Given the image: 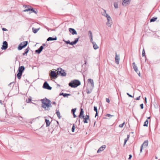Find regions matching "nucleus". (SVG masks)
<instances>
[{"mask_svg":"<svg viewBox=\"0 0 160 160\" xmlns=\"http://www.w3.org/2000/svg\"><path fill=\"white\" fill-rule=\"evenodd\" d=\"M136 72L138 74V76L139 77H141V76L140 75V72L139 71H138V72Z\"/></svg>","mask_w":160,"mask_h":160,"instance_id":"3c124183","label":"nucleus"},{"mask_svg":"<svg viewBox=\"0 0 160 160\" xmlns=\"http://www.w3.org/2000/svg\"><path fill=\"white\" fill-rule=\"evenodd\" d=\"M63 41L65 43L67 44H70V41L69 40H68V41H65L64 39L63 40Z\"/></svg>","mask_w":160,"mask_h":160,"instance_id":"f704fd0d","label":"nucleus"},{"mask_svg":"<svg viewBox=\"0 0 160 160\" xmlns=\"http://www.w3.org/2000/svg\"><path fill=\"white\" fill-rule=\"evenodd\" d=\"M86 92L87 94H89L91 92V91H90L89 89L88 88L86 89Z\"/></svg>","mask_w":160,"mask_h":160,"instance_id":"79ce46f5","label":"nucleus"},{"mask_svg":"<svg viewBox=\"0 0 160 160\" xmlns=\"http://www.w3.org/2000/svg\"><path fill=\"white\" fill-rule=\"evenodd\" d=\"M106 101L108 103H110V100L108 98H106Z\"/></svg>","mask_w":160,"mask_h":160,"instance_id":"de8ad7c7","label":"nucleus"},{"mask_svg":"<svg viewBox=\"0 0 160 160\" xmlns=\"http://www.w3.org/2000/svg\"><path fill=\"white\" fill-rule=\"evenodd\" d=\"M58 70L57 73L58 75H60L62 77H65L66 75V73L65 72V70L62 69L61 68H59L57 69Z\"/></svg>","mask_w":160,"mask_h":160,"instance_id":"39448f33","label":"nucleus"},{"mask_svg":"<svg viewBox=\"0 0 160 160\" xmlns=\"http://www.w3.org/2000/svg\"><path fill=\"white\" fill-rule=\"evenodd\" d=\"M127 94L129 97L131 98H133V96L130 94L128 93H127Z\"/></svg>","mask_w":160,"mask_h":160,"instance_id":"37998d69","label":"nucleus"},{"mask_svg":"<svg viewBox=\"0 0 160 160\" xmlns=\"http://www.w3.org/2000/svg\"><path fill=\"white\" fill-rule=\"evenodd\" d=\"M142 57L145 56V58H146V56H145V52L144 50V48L143 49V50L142 51Z\"/></svg>","mask_w":160,"mask_h":160,"instance_id":"2f4dec72","label":"nucleus"},{"mask_svg":"<svg viewBox=\"0 0 160 160\" xmlns=\"http://www.w3.org/2000/svg\"><path fill=\"white\" fill-rule=\"evenodd\" d=\"M98 112H96V113L95 115V118H96L97 116H98Z\"/></svg>","mask_w":160,"mask_h":160,"instance_id":"5fc2aeb1","label":"nucleus"},{"mask_svg":"<svg viewBox=\"0 0 160 160\" xmlns=\"http://www.w3.org/2000/svg\"><path fill=\"white\" fill-rule=\"evenodd\" d=\"M142 144L144 147H146L148 145V140L145 141Z\"/></svg>","mask_w":160,"mask_h":160,"instance_id":"a878e982","label":"nucleus"},{"mask_svg":"<svg viewBox=\"0 0 160 160\" xmlns=\"http://www.w3.org/2000/svg\"><path fill=\"white\" fill-rule=\"evenodd\" d=\"M29 11V9H26L25 10H24L23 11V12H26Z\"/></svg>","mask_w":160,"mask_h":160,"instance_id":"864d4df0","label":"nucleus"},{"mask_svg":"<svg viewBox=\"0 0 160 160\" xmlns=\"http://www.w3.org/2000/svg\"><path fill=\"white\" fill-rule=\"evenodd\" d=\"M106 148V146L105 145H103L101 146L97 151V153H99L100 152L103 151Z\"/></svg>","mask_w":160,"mask_h":160,"instance_id":"f3484780","label":"nucleus"},{"mask_svg":"<svg viewBox=\"0 0 160 160\" xmlns=\"http://www.w3.org/2000/svg\"><path fill=\"white\" fill-rule=\"evenodd\" d=\"M94 110L96 112H98V109H97V107L96 106H94Z\"/></svg>","mask_w":160,"mask_h":160,"instance_id":"ea45409f","label":"nucleus"},{"mask_svg":"<svg viewBox=\"0 0 160 160\" xmlns=\"http://www.w3.org/2000/svg\"><path fill=\"white\" fill-rule=\"evenodd\" d=\"M106 116L107 117H113V115H111L109 114H106Z\"/></svg>","mask_w":160,"mask_h":160,"instance_id":"58836bf2","label":"nucleus"},{"mask_svg":"<svg viewBox=\"0 0 160 160\" xmlns=\"http://www.w3.org/2000/svg\"><path fill=\"white\" fill-rule=\"evenodd\" d=\"M102 15L106 17V18L107 17V15H108L106 13V11L105 10H104V12L102 14Z\"/></svg>","mask_w":160,"mask_h":160,"instance_id":"473e14b6","label":"nucleus"},{"mask_svg":"<svg viewBox=\"0 0 160 160\" xmlns=\"http://www.w3.org/2000/svg\"><path fill=\"white\" fill-rule=\"evenodd\" d=\"M154 105L155 108H158V106L156 102H155V103L154 104Z\"/></svg>","mask_w":160,"mask_h":160,"instance_id":"a18cd8bd","label":"nucleus"},{"mask_svg":"<svg viewBox=\"0 0 160 160\" xmlns=\"http://www.w3.org/2000/svg\"><path fill=\"white\" fill-rule=\"evenodd\" d=\"M114 7L115 8H118V2H115L114 3Z\"/></svg>","mask_w":160,"mask_h":160,"instance_id":"c756f323","label":"nucleus"},{"mask_svg":"<svg viewBox=\"0 0 160 160\" xmlns=\"http://www.w3.org/2000/svg\"><path fill=\"white\" fill-rule=\"evenodd\" d=\"M128 138H125V139H124V144H123V145H124H124L126 144V142H127V141H128Z\"/></svg>","mask_w":160,"mask_h":160,"instance_id":"e433bc0d","label":"nucleus"},{"mask_svg":"<svg viewBox=\"0 0 160 160\" xmlns=\"http://www.w3.org/2000/svg\"><path fill=\"white\" fill-rule=\"evenodd\" d=\"M28 44V41H26L21 42L18 45V49L21 50L26 47Z\"/></svg>","mask_w":160,"mask_h":160,"instance_id":"423d86ee","label":"nucleus"},{"mask_svg":"<svg viewBox=\"0 0 160 160\" xmlns=\"http://www.w3.org/2000/svg\"><path fill=\"white\" fill-rule=\"evenodd\" d=\"M144 146L143 145H142H142H141V147H140V148H141V149H142L143 148V147Z\"/></svg>","mask_w":160,"mask_h":160,"instance_id":"680f3d73","label":"nucleus"},{"mask_svg":"<svg viewBox=\"0 0 160 160\" xmlns=\"http://www.w3.org/2000/svg\"><path fill=\"white\" fill-rule=\"evenodd\" d=\"M107 18L108 20L107 22H106V25L109 27H111L112 22V19L110 17L109 15H107Z\"/></svg>","mask_w":160,"mask_h":160,"instance_id":"0eeeda50","label":"nucleus"},{"mask_svg":"<svg viewBox=\"0 0 160 160\" xmlns=\"http://www.w3.org/2000/svg\"><path fill=\"white\" fill-rule=\"evenodd\" d=\"M132 66L133 68L134 69V71L136 72H138V67L136 65L135 62H133L132 63Z\"/></svg>","mask_w":160,"mask_h":160,"instance_id":"a211bd4d","label":"nucleus"},{"mask_svg":"<svg viewBox=\"0 0 160 160\" xmlns=\"http://www.w3.org/2000/svg\"><path fill=\"white\" fill-rule=\"evenodd\" d=\"M77 109V108H75L73 109H72L71 110V112L72 113V114L75 113L76 110Z\"/></svg>","mask_w":160,"mask_h":160,"instance_id":"c9c22d12","label":"nucleus"},{"mask_svg":"<svg viewBox=\"0 0 160 160\" xmlns=\"http://www.w3.org/2000/svg\"><path fill=\"white\" fill-rule=\"evenodd\" d=\"M84 111L82 108H80V111L79 113V114L78 115V117L80 118L83 119V122L84 123H88V120H89L85 117L84 115Z\"/></svg>","mask_w":160,"mask_h":160,"instance_id":"20e7f679","label":"nucleus"},{"mask_svg":"<svg viewBox=\"0 0 160 160\" xmlns=\"http://www.w3.org/2000/svg\"><path fill=\"white\" fill-rule=\"evenodd\" d=\"M40 28H32V32L34 33H36L39 30Z\"/></svg>","mask_w":160,"mask_h":160,"instance_id":"bb28decb","label":"nucleus"},{"mask_svg":"<svg viewBox=\"0 0 160 160\" xmlns=\"http://www.w3.org/2000/svg\"><path fill=\"white\" fill-rule=\"evenodd\" d=\"M72 114L74 118H76L77 117V116L75 114V113H73Z\"/></svg>","mask_w":160,"mask_h":160,"instance_id":"bf43d9fd","label":"nucleus"},{"mask_svg":"<svg viewBox=\"0 0 160 160\" xmlns=\"http://www.w3.org/2000/svg\"><path fill=\"white\" fill-rule=\"evenodd\" d=\"M0 103L2 105L3 104L2 101L0 100Z\"/></svg>","mask_w":160,"mask_h":160,"instance_id":"e2e57ef3","label":"nucleus"},{"mask_svg":"<svg viewBox=\"0 0 160 160\" xmlns=\"http://www.w3.org/2000/svg\"><path fill=\"white\" fill-rule=\"evenodd\" d=\"M80 37L79 36H78V38H75L73 41L70 42V44L72 45H73L76 44L78 42L79 39Z\"/></svg>","mask_w":160,"mask_h":160,"instance_id":"ddd939ff","label":"nucleus"},{"mask_svg":"<svg viewBox=\"0 0 160 160\" xmlns=\"http://www.w3.org/2000/svg\"><path fill=\"white\" fill-rule=\"evenodd\" d=\"M92 43L93 45V47L94 49L96 50L99 48V47L97 46L95 42H92Z\"/></svg>","mask_w":160,"mask_h":160,"instance_id":"b1692460","label":"nucleus"},{"mask_svg":"<svg viewBox=\"0 0 160 160\" xmlns=\"http://www.w3.org/2000/svg\"><path fill=\"white\" fill-rule=\"evenodd\" d=\"M40 117V116H39V117H38L36 118H33V120H34V119H36L37 118H39Z\"/></svg>","mask_w":160,"mask_h":160,"instance_id":"69168bd1","label":"nucleus"},{"mask_svg":"<svg viewBox=\"0 0 160 160\" xmlns=\"http://www.w3.org/2000/svg\"><path fill=\"white\" fill-rule=\"evenodd\" d=\"M32 99V97L31 96H30L28 99H26V102L27 103H33V104L36 105L35 103H33L31 102Z\"/></svg>","mask_w":160,"mask_h":160,"instance_id":"4be33fe9","label":"nucleus"},{"mask_svg":"<svg viewBox=\"0 0 160 160\" xmlns=\"http://www.w3.org/2000/svg\"><path fill=\"white\" fill-rule=\"evenodd\" d=\"M57 39V38L56 36L55 37V38H53L52 37H49L48 38L47 40L48 41H54L56 40Z\"/></svg>","mask_w":160,"mask_h":160,"instance_id":"5701e85b","label":"nucleus"},{"mask_svg":"<svg viewBox=\"0 0 160 160\" xmlns=\"http://www.w3.org/2000/svg\"><path fill=\"white\" fill-rule=\"evenodd\" d=\"M42 103L41 107L44 109L45 111H49L50 110L49 108L52 107V103L50 100L47 98L42 99L40 100Z\"/></svg>","mask_w":160,"mask_h":160,"instance_id":"f257e3e1","label":"nucleus"},{"mask_svg":"<svg viewBox=\"0 0 160 160\" xmlns=\"http://www.w3.org/2000/svg\"><path fill=\"white\" fill-rule=\"evenodd\" d=\"M75 128V125L74 124H73L72 125V132H74Z\"/></svg>","mask_w":160,"mask_h":160,"instance_id":"72a5a7b5","label":"nucleus"},{"mask_svg":"<svg viewBox=\"0 0 160 160\" xmlns=\"http://www.w3.org/2000/svg\"><path fill=\"white\" fill-rule=\"evenodd\" d=\"M45 122L46 123V127H48L49 126L50 124V122L47 119H45Z\"/></svg>","mask_w":160,"mask_h":160,"instance_id":"393cba45","label":"nucleus"},{"mask_svg":"<svg viewBox=\"0 0 160 160\" xmlns=\"http://www.w3.org/2000/svg\"><path fill=\"white\" fill-rule=\"evenodd\" d=\"M88 33H89V34L90 35V37H92V33L91 31H88Z\"/></svg>","mask_w":160,"mask_h":160,"instance_id":"a19ab883","label":"nucleus"},{"mask_svg":"<svg viewBox=\"0 0 160 160\" xmlns=\"http://www.w3.org/2000/svg\"><path fill=\"white\" fill-rule=\"evenodd\" d=\"M81 82L79 80L77 79H74L72 80L68 84L69 86L72 88H76L80 85Z\"/></svg>","mask_w":160,"mask_h":160,"instance_id":"f03ea898","label":"nucleus"},{"mask_svg":"<svg viewBox=\"0 0 160 160\" xmlns=\"http://www.w3.org/2000/svg\"><path fill=\"white\" fill-rule=\"evenodd\" d=\"M69 30L70 33L73 35L77 34V31L73 28H69Z\"/></svg>","mask_w":160,"mask_h":160,"instance_id":"4468645a","label":"nucleus"},{"mask_svg":"<svg viewBox=\"0 0 160 160\" xmlns=\"http://www.w3.org/2000/svg\"><path fill=\"white\" fill-rule=\"evenodd\" d=\"M144 100H145V103H146L147 102V98L146 97H145Z\"/></svg>","mask_w":160,"mask_h":160,"instance_id":"6e6d98bb","label":"nucleus"},{"mask_svg":"<svg viewBox=\"0 0 160 160\" xmlns=\"http://www.w3.org/2000/svg\"><path fill=\"white\" fill-rule=\"evenodd\" d=\"M157 19V17H153L150 20V22H154Z\"/></svg>","mask_w":160,"mask_h":160,"instance_id":"cd10ccee","label":"nucleus"},{"mask_svg":"<svg viewBox=\"0 0 160 160\" xmlns=\"http://www.w3.org/2000/svg\"><path fill=\"white\" fill-rule=\"evenodd\" d=\"M28 8L27 9H31V8H30V7H29L28 6H27V7Z\"/></svg>","mask_w":160,"mask_h":160,"instance_id":"774afa93","label":"nucleus"},{"mask_svg":"<svg viewBox=\"0 0 160 160\" xmlns=\"http://www.w3.org/2000/svg\"><path fill=\"white\" fill-rule=\"evenodd\" d=\"M140 107L141 109H143V103L141 104Z\"/></svg>","mask_w":160,"mask_h":160,"instance_id":"49530a36","label":"nucleus"},{"mask_svg":"<svg viewBox=\"0 0 160 160\" xmlns=\"http://www.w3.org/2000/svg\"><path fill=\"white\" fill-rule=\"evenodd\" d=\"M85 117L86 118H87L89 120H90V119L89 118V114L88 115L86 114Z\"/></svg>","mask_w":160,"mask_h":160,"instance_id":"c03bdc74","label":"nucleus"},{"mask_svg":"<svg viewBox=\"0 0 160 160\" xmlns=\"http://www.w3.org/2000/svg\"><path fill=\"white\" fill-rule=\"evenodd\" d=\"M129 137H130V136H129V135H128H128H127V138H128V139H129Z\"/></svg>","mask_w":160,"mask_h":160,"instance_id":"338daca9","label":"nucleus"},{"mask_svg":"<svg viewBox=\"0 0 160 160\" xmlns=\"http://www.w3.org/2000/svg\"><path fill=\"white\" fill-rule=\"evenodd\" d=\"M56 113L58 118L60 119L62 117V116L60 115V112L58 109H56Z\"/></svg>","mask_w":160,"mask_h":160,"instance_id":"412c9836","label":"nucleus"},{"mask_svg":"<svg viewBox=\"0 0 160 160\" xmlns=\"http://www.w3.org/2000/svg\"><path fill=\"white\" fill-rule=\"evenodd\" d=\"M92 37H90V41L92 42Z\"/></svg>","mask_w":160,"mask_h":160,"instance_id":"052dcab7","label":"nucleus"},{"mask_svg":"<svg viewBox=\"0 0 160 160\" xmlns=\"http://www.w3.org/2000/svg\"><path fill=\"white\" fill-rule=\"evenodd\" d=\"M42 88H43L48 90H51L52 89V87L49 86L47 81H45L44 82L42 86Z\"/></svg>","mask_w":160,"mask_h":160,"instance_id":"6e6552de","label":"nucleus"},{"mask_svg":"<svg viewBox=\"0 0 160 160\" xmlns=\"http://www.w3.org/2000/svg\"><path fill=\"white\" fill-rule=\"evenodd\" d=\"M130 0H123L122 2V5L124 6H126L130 3Z\"/></svg>","mask_w":160,"mask_h":160,"instance_id":"dca6fc26","label":"nucleus"},{"mask_svg":"<svg viewBox=\"0 0 160 160\" xmlns=\"http://www.w3.org/2000/svg\"><path fill=\"white\" fill-rule=\"evenodd\" d=\"M52 103V104L54 105H56V102L54 101Z\"/></svg>","mask_w":160,"mask_h":160,"instance_id":"13d9d810","label":"nucleus"},{"mask_svg":"<svg viewBox=\"0 0 160 160\" xmlns=\"http://www.w3.org/2000/svg\"><path fill=\"white\" fill-rule=\"evenodd\" d=\"M2 30L3 31H5L8 30L7 29H6V28H2Z\"/></svg>","mask_w":160,"mask_h":160,"instance_id":"603ef678","label":"nucleus"},{"mask_svg":"<svg viewBox=\"0 0 160 160\" xmlns=\"http://www.w3.org/2000/svg\"><path fill=\"white\" fill-rule=\"evenodd\" d=\"M148 119H147L144 122V124L143 125L144 127H148Z\"/></svg>","mask_w":160,"mask_h":160,"instance_id":"c85d7f7f","label":"nucleus"},{"mask_svg":"<svg viewBox=\"0 0 160 160\" xmlns=\"http://www.w3.org/2000/svg\"><path fill=\"white\" fill-rule=\"evenodd\" d=\"M125 124V122H124L122 123L121 124L119 125V127L120 128H122Z\"/></svg>","mask_w":160,"mask_h":160,"instance_id":"4c0bfd02","label":"nucleus"},{"mask_svg":"<svg viewBox=\"0 0 160 160\" xmlns=\"http://www.w3.org/2000/svg\"><path fill=\"white\" fill-rule=\"evenodd\" d=\"M54 71H52L50 73V76L53 78H57L58 77V74Z\"/></svg>","mask_w":160,"mask_h":160,"instance_id":"9b49d317","label":"nucleus"},{"mask_svg":"<svg viewBox=\"0 0 160 160\" xmlns=\"http://www.w3.org/2000/svg\"><path fill=\"white\" fill-rule=\"evenodd\" d=\"M28 6L29 7H30V8H31V9H29V11H31L32 12H33L35 13V14H37L38 13V10H36V11L33 8H32V7L28 5Z\"/></svg>","mask_w":160,"mask_h":160,"instance_id":"aec40b11","label":"nucleus"},{"mask_svg":"<svg viewBox=\"0 0 160 160\" xmlns=\"http://www.w3.org/2000/svg\"><path fill=\"white\" fill-rule=\"evenodd\" d=\"M29 49H30V48L29 47H28V48L25 49L24 52L22 53V55L23 56H27Z\"/></svg>","mask_w":160,"mask_h":160,"instance_id":"6ab92c4d","label":"nucleus"},{"mask_svg":"<svg viewBox=\"0 0 160 160\" xmlns=\"http://www.w3.org/2000/svg\"><path fill=\"white\" fill-rule=\"evenodd\" d=\"M3 45L1 47L2 50H6L8 47V43L6 41H3Z\"/></svg>","mask_w":160,"mask_h":160,"instance_id":"f8f14e48","label":"nucleus"},{"mask_svg":"<svg viewBox=\"0 0 160 160\" xmlns=\"http://www.w3.org/2000/svg\"><path fill=\"white\" fill-rule=\"evenodd\" d=\"M129 156V157L128 158V159L130 160L131 158L132 157V156L131 154H130Z\"/></svg>","mask_w":160,"mask_h":160,"instance_id":"8fccbe9b","label":"nucleus"},{"mask_svg":"<svg viewBox=\"0 0 160 160\" xmlns=\"http://www.w3.org/2000/svg\"><path fill=\"white\" fill-rule=\"evenodd\" d=\"M71 94L70 93H64V94L63 97L64 98L68 97V96H71Z\"/></svg>","mask_w":160,"mask_h":160,"instance_id":"7c9ffc66","label":"nucleus"},{"mask_svg":"<svg viewBox=\"0 0 160 160\" xmlns=\"http://www.w3.org/2000/svg\"><path fill=\"white\" fill-rule=\"evenodd\" d=\"M64 94V93L63 92L59 94V96L62 95L63 96Z\"/></svg>","mask_w":160,"mask_h":160,"instance_id":"4d7b16f0","label":"nucleus"},{"mask_svg":"<svg viewBox=\"0 0 160 160\" xmlns=\"http://www.w3.org/2000/svg\"><path fill=\"white\" fill-rule=\"evenodd\" d=\"M140 96H139V97L136 98H135V100H140Z\"/></svg>","mask_w":160,"mask_h":160,"instance_id":"09e8293b","label":"nucleus"},{"mask_svg":"<svg viewBox=\"0 0 160 160\" xmlns=\"http://www.w3.org/2000/svg\"><path fill=\"white\" fill-rule=\"evenodd\" d=\"M44 48L42 46H41L39 48L35 51V53L38 54H39L42 51Z\"/></svg>","mask_w":160,"mask_h":160,"instance_id":"2eb2a0df","label":"nucleus"},{"mask_svg":"<svg viewBox=\"0 0 160 160\" xmlns=\"http://www.w3.org/2000/svg\"><path fill=\"white\" fill-rule=\"evenodd\" d=\"M88 83H91V88H90V90L92 91V90L93 88L94 83L93 82V80L91 78H89L88 80Z\"/></svg>","mask_w":160,"mask_h":160,"instance_id":"1a4fd4ad","label":"nucleus"},{"mask_svg":"<svg viewBox=\"0 0 160 160\" xmlns=\"http://www.w3.org/2000/svg\"><path fill=\"white\" fill-rule=\"evenodd\" d=\"M46 46V44L45 43H43L42 44V46L44 48V47Z\"/></svg>","mask_w":160,"mask_h":160,"instance_id":"0e129e2a","label":"nucleus"},{"mask_svg":"<svg viewBox=\"0 0 160 160\" xmlns=\"http://www.w3.org/2000/svg\"><path fill=\"white\" fill-rule=\"evenodd\" d=\"M115 63L117 64H118L120 60V56L119 54L118 55L117 54L116 52H115Z\"/></svg>","mask_w":160,"mask_h":160,"instance_id":"9d476101","label":"nucleus"},{"mask_svg":"<svg viewBox=\"0 0 160 160\" xmlns=\"http://www.w3.org/2000/svg\"><path fill=\"white\" fill-rule=\"evenodd\" d=\"M25 69V68L23 66H19L17 71L18 73L17 75V78L19 79H21L22 73Z\"/></svg>","mask_w":160,"mask_h":160,"instance_id":"7ed1b4c3","label":"nucleus"}]
</instances>
